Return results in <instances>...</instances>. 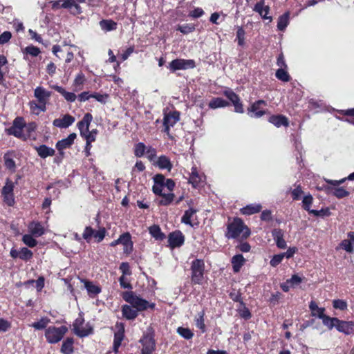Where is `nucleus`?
I'll use <instances>...</instances> for the list:
<instances>
[{"label": "nucleus", "mask_w": 354, "mask_h": 354, "mask_svg": "<svg viewBox=\"0 0 354 354\" xmlns=\"http://www.w3.org/2000/svg\"><path fill=\"white\" fill-rule=\"evenodd\" d=\"M333 307L335 309H339L344 311L347 310L348 304L345 300L343 299H334L333 301Z\"/></svg>", "instance_id": "4d7b16f0"}, {"label": "nucleus", "mask_w": 354, "mask_h": 354, "mask_svg": "<svg viewBox=\"0 0 354 354\" xmlns=\"http://www.w3.org/2000/svg\"><path fill=\"white\" fill-rule=\"evenodd\" d=\"M84 318L82 314L75 319L73 324L74 333L80 337H85L93 333V328L88 323L85 328H82Z\"/></svg>", "instance_id": "423d86ee"}, {"label": "nucleus", "mask_w": 354, "mask_h": 354, "mask_svg": "<svg viewBox=\"0 0 354 354\" xmlns=\"http://www.w3.org/2000/svg\"><path fill=\"white\" fill-rule=\"evenodd\" d=\"M102 30L109 32L117 29L118 24L112 19H102L100 21Z\"/></svg>", "instance_id": "ea45409f"}, {"label": "nucleus", "mask_w": 354, "mask_h": 354, "mask_svg": "<svg viewBox=\"0 0 354 354\" xmlns=\"http://www.w3.org/2000/svg\"><path fill=\"white\" fill-rule=\"evenodd\" d=\"M50 87L60 93L67 102H73L77 98L74 93L66 91L62 86L55 84L50 86Z\"/></svg>", "instance_id": "c85d7f7f"}, {"label": "nucleus", "mask_w": 354, "mask_h": 354, "mask_svg": "<svg viewBox=\"0 0 354 354\" xmlns=\"http://www.w3.org/2000/svg\"><path fill=\"white\" fill-rule=\"evenodd\" d=\"M22 241L25 245L30 248H34L37 245V241L33 238V235L30 234H24L22 236Z\"/></svg>", "instance_id": "5fc2aeb1"}, {"label": "nucleus", "mask_w": 354, "mask_h": 354, "mask_svg": "<svg viewBox=\"0 0 354 354\" xmlns=\"http://www.w3.org/2000/svg\"><path fill=\"white\" fill-rule=\"evenodd\" d=\"M337 330L346 335L354 333V321H344L339 319Z\"/></svg>", "instance_id": "6ab92c4d"}, {"label": "nucleus", "mask_w": 354, "mask_h": 354, "mask_svg": "<svg viewBox=\"0 0 354 354\" xmlns=\"http://www.w3.org/2000/svg\"><path fill=\"white\" fill-rule=\"evenodd\" d=\"M325 192L327 194H331L338 199H342L349 196L350 192L345 189L343 187H330L326 186Z\"/></svg>", "instance_id": "412c9836"}, {"label": "nucleus", "mask_w": 354, "mask_h": 354, "mask_svg": "<svg viewBox=\"0 0 354 354\" xmlns=\"http://www.w3.org/2000/svg\"><path fill=\"white\" fill-rule=\"evenodd\" d=\"M223 95L232 103L234 111L239 113H244V109L239 96L232 89L227 88L223 91Z\"/></svg>", "instance_id": "ddd939ff"}, {"label": "nucleus", "mask_w": 354, "mask_h": 354, "mask_svg": "<svg viewBox=\"0 0 354 354\" xmlns=\"http://www.w3.org/2000/svg\"><path fill=\"white\" fill-rule=\"evenodd\" d=\"M119 269H120V272L122 273V276L124 277L125 275H131V274L130 266H129V263H127V262L121 263Z\"/></svg>", "instance_id": "774afa93"}, {"label": "nucleus", "mask_w": 354, "mask_h": 354, "mask_svg": "<svg viewBox=\"0 0 354 354\" xmlns=\"http://www.w3.org/2000/svg\"><path fill=\"white\" fill-rule=\"evenodd\" d=\"M50 322V319L48 317H42L38 322L32 323L30 326L35 330H41L47 328L48 324Z\"/></svg>", "instance_id": "37998d69"}, {"label": "nucleus", "mask_w": 354, "mask_h": 354, "mask_svg": "<svg viewBox=\"0 0 354 354\" xmlns=\"http://www.w3.org/2000/svg\"><path fill=\"white\" fill-rule=\"evenodd\" d=\"M180 120V112L178 111H170L165 113L163 118V124H169L174 127Z\"/></svg>", "instance_id": "393cba45"}, {"label": "nucleus", "mask_w": 354, "mask_h": 354, "mask_svg": "<svg viewBox=\"0 0 354 354\" xmlns=\"http://www.w3.org/2000/svg\"><path fill=\"white\" fill-rule=\"evenodd\" d=\"M38 155L41 158H46L48 156H53L55 153V151L46 145H41L39 147H35Z\"/></svg>", "instance_id": "72a5a7b5"}, {"label": "nucleus", "mask_w": 354, "mask_h": 354, "mask_svg": "<svg viewBox=\"0 0 354 354\" xmlns=\"http://www.w3.org/2000/svg\"><path fill=\"white\" fill-rule=\"evenodd\" d=\"M290 194L293 201L300 200L301 195L304 194L301 186L300 185H297L291 191Z\"/></svg>", "instance_id": "680f3d73"}, {"label": "nucleus", "mask_w": 354, "mask_h": 354, "mask_svg": "<svg viewBox=\"0 0 354 354\" xmlns=\"http://www.w3.org/2000/svg\"><path fill=\"white\" fill-rule=\"evenodd\" d=\"M67 332L68 328L66 326L60 327L50 326L46 328L44 335L48 343L56 344L62 339Z\"/></svg>", "instance_id": "39448f33"}, {"label": "nucleus", "mask_w": 354, "mask_h": 354, "mask_svg": "<svg viewBox=\"0 0 354 354\" xmlns=\"http://www.w3.org/2000/svg\"><path fill=\"white\" fill-rule=\"evenodd\" d=\"M106 230L105 227H100L98 230H94L91 226H86L82 234V239L87 243H90L92 238H95L97 243H100L105 237Z\"/></svg>", "instance_id": "0eeeda50"}, {"label": "nucleus", "mask_w": 354, "mask_h": 354, "mask_svg": "<svg viewBox=\"0 0 354 354\" xmlns=\"http://www.w3.org/2000/svg\"><path fill=\"white\" fill-rule=\"evenodd\" d=\"M52 93L47 91L42 86H37L34 90V97L37 102L32 100L29 102L30 109L32 113L39 115L40 112L46 111V104H48Z\"/></svg>", "instance_id": "f03ea898"}, {"label": "nucleus", "mask_w": 354, "mask_h": 354, "mask_svg": "<svg viewBox=\"0 0 354 354\" xmlns=\"http://www.w3.org/2000/svg\"><path fill=\"white\" fill-rule=\"evenodd\" d=\"M270 9L268 6H265V0H259V1L257 2L253 8V10L259 13L263 19H268L269 21H272V17L268 16L270 12Z\"/></svg>", "instance_id": "f3484780"}, {"label": "nucleus", "mask_w": 354, "mask_h": 354, "mask_svg": "<svg viewBox=\"0 0 354 354\" xmlns=\"http://www.w3.org/2000/svg\"><path fill=\"white\" fill-rule=\"evenodd\" d=\"M33 257L32 252L28 248L23 247L19 250V259L28 261H30Z\"/></svg>", "instance_id": "8fccbe9b"}, {"label": "nucleus", "mask_w": 354, "mask_h": 354, "mask_svg": "<svg viewBox=\"0 0 354 354\" xmlns=\"http://www.w3.org/2000/svg\"><path fill=\"white\" fill-rule=\"evenodd\" d=\"M196 67V63L194 59H175L169 63L167 68L171 73H175L178 70L192 69Z\"/></svg>", "instance_id": "6e6552de"}, {"label": "nucleus", "mask_w": 354, "mask_h": 354, "mask_svg": "<svg viewBox=\"0 0 354 354\" xmlns=\"http://www.w3.org/2000/svg\"><path fill=\"white\" fill-rule=\"evenodd\" d=\"M205 311L202 310L198 313V316L195 319L196 326L203 333L206 331V326L205 324Z\"/></svg>", "instance_id": "c03bdc74"}, {"label": "nucleus", "mask_w": 354, "mask_h": 354, "mask_svg": "<svg viewBox=\"0 0 354 354\" xmlns=\"http://www.w3.org/2000/svg\"><path fill=\"white\" fill-rule=\"evenodd\" d=\"M91 96H92V98H95L97 102H100L101 104H105L109 97V95L107 93L102 94L97 92H94L91 93Z\"/></svg>", "instance_id": "bf43d9fd"}, {"label": "nucleus", "mask_w": 354, "mask_h": 354, "mask_svg": "<svg viewBox=\"0 0 354 354\" xmlns=\"http://www.w3.org/2000/svg\"><path fill=\"white\" fill-rule=\"evenodd\" d=\"M14 187L15 185L14 183L10 180L9 178L6 179V184L3 187L1 190V194L2 195H8V194H14Z\"/></svg>", "instance_id": "3c124183"}, {"label": "nucleus", "mask_w": 354, "mask_h": 354, "mask_svg": "<svg viewBox=\"0 0 354 354\" xmlns=\"http://www.w3.org/2000/svg\"><path fill=\"white\" fill-rule=\"evenodd\" d=\"M268 122L274 124L276 127H280L281 126L288 127L289 126L288 118L281 114L270 115L268 118Z\"/></svg>", "instance_id": "4be33fe9"}, {"label": "nucleus", "mask_w": 354, "mask_h": 354, "mask_svg": "<svg viewBox=\"0 0 354 354\" xmlns=\"http://www.w3.org/2000/svg\"><path fill=\"white\" fill-rule=\"evenodd\" d=\"M147 147L143 142H138L134 147V155L140 158L144 156L146 152Z\"/></svg>", "instance_id": "6e6d98bb"}, {"label": "nucleus", "mask_w": 354, "mask_h": 354, "mask_svg": "<svg viewBox=\"0 0 354 354\" xmlns=\"http://www.w3.org/2000/svg\"><path fill=\"white\" fill-rule=\"evenodd\" d=\"M115 326L117 330L114 333L113 351L118 353L125 337V326L124 323L117 322Z\"/></svg>", "instance_id": "9d476101"}, {"label": "nucleus", "mask_w": 354, "mask_h": 354, "mask_svg": "<svg viewBox=\"0 0 354 354\" xmlns=\"http://www.w3.org/2000/svg\"><path fill=\"white\" fill-rule=\"evenodd\" d=\"M266 106L267 102L265 100H257L248 108V113H250L252 118H259L267 113V111L264 109Z\"/></svg>", "instance_id": "f8f14e48"}, {"label": "nucleus", "mask_w": 354, "mask_h": 354, "mask_svg": "<svg viewBox=\"0 0 354 354\" xmlns=\"http://www.w3.org/2000/svg\"><path fill=\"white\" fill-rule=\"evenodd\" d=\"M288 68H279L275 73L276 77L284 82H288L290 80V76L287 72Z\"/></svg>", "instance_id": "de8ad7c7"}, {"label": "nucleus", "mask_w": 354, "mask_h": 354, "mask_svg": "<svg viewBox=\"0 0 354 354\" xmlns=\"http://www.w3.org/2000/svg\"><path fill=\"white\" fill-rule=\"evenodd\" d=\"M75 118L70 114H65L62 118H56L53 120V124L61 129H66L73 124Z\"/></svg>", "instance_id": "a211bd4d"}, {"label": "nucleus", "mask_w": 354, "mask_h": 354, "mask_svg": "<svg viewBox=\"0 0 354 354\" xmlns=\"http://www.w3.org/2000/svg\"><path fill=\"white\" fill-rule=\"evenodd\" d=\"M272 235L279 248L285 249L286 248V242L283 239V232L281 229H274Z\"/></svg>", "instance_id": "b1692460"}, {"label": "nucleus", "mask_w": 354, "mask_h": 354, "mask_svg": "<svg viewBox=\"0 0 354 354\" xmlns=\"http://www.w3.org/2000/svg\"><path fill=\"white\" fill-rule=\"evenodd\" d=\"M74 339L67 337L62 343L61 352L64 354H73L74 352Z\"/></svg>", "instance_id": "e433bc0d"}, {"label": "nucleus", "mask_w": 354, "mask_h": 354, "mask_svg": "<svg viewBox=\"0 0 354 354\" xmlns=\"http://www.w3.org/2000/svg\"><path fill=\"white\" fill-rule=\"evenodd\" d=\"M156 165L160 169H167L168 171H170L173 167V165L170 159L165 155H162L158 157Z\"/></svg>", "instance_id": "f704fd0d"}, {"label": "nucleus", "mask_w": 354, "mask_h": 354, "mask_svg": "<svg viewBox=\"0 0 354 354\" xmlns=\"http://www.w3.org/2000/svg\"><path fill=\"white\" fill-rule=\"evenodd\" d=\"M319 319L322 320L323 324L326 326L328 330H332L334 327L337 329V324L339 322L338 318L330 317L328 315L322 314L321 311L319 313Z\"/></svg>", "instance_id": "bb28decb"}, {"label": "nucleus", "mask_w": 354, "mask_h": 354, "mask_svg": "<svg viewBox=\"0 0 354 354\" xmlns=\"http://www.w3.org/2000/svg\"><path fill=\"white\" fill-rule=\"evenodd\" d=\"M340 247L348 253H353V245L348 239H344L340 243Z\"/></svg>", "instance_id": "0e129e2a"}, {"label": "nucleus", "mask_w": 354, "mask_h": 354, "mask_svg": "<svg viewBox=\"0 0 354 354\" xmlns=\"http://www.w3.org/2000/svg\"><path fill=\"white\" fill-rule=\"evenodd\" d=\"M196 29V25L194 24H185L183 25H178L176 30L180 31L184 35L192 32Z\"/></svg>", "instance_id": "a18cd8bd"}, {"label": "nucleus", "mask_w": 354, "mask_h": 354, "mask_svg": "<svg viewBox=\"0 0 354 354\" xmlns=\"http://www.w3.org/2000/svg\"><path fill=\"white\" fill-rule=\"evenodd\" d=\"M24 53L32 57H37L41 51L38 47L30 45L25 48Z\"/></svg>", "instance_id": "052dcab7"}, {"label": "nucleus", "mask_w": 354, "mask_h": 354, "mask_svg": "<svg viewBox=\"0 0 354 354\" xmlns=\"http://www.w3.org/2000/svg\"><path fill=\"white\" fill-rule=\"evenodd\" d=\"M4 165L6 169L11 171H15L16 169V165L15 160L11 158L10 153H5L3 156Z\"/></svg>", "instance_id": "49530a36"}, {"label": "nucleus", "mask_w": 354, "mask_h": 354, "mask_svg": "<svg viewBox=\"0 0 354 354\" xmlns=\"http://www.w3.org/2000/svg\"><path fill=\"white\" fill-rule=\"evenodd\" d=\"M84 287L88 292L90 297L93 298L102 291L100 286L94 284L92 281L88 280H84Z\"/></svg>", "instance_id": "cd10ccee"}, {"label": "nucleus", "mask_w": 354, "mask_h": 354, "mask_svg": "<svg viewBox=\"0 0 354 354\" xmlns=\"http://www.w3.org/2000/svg\"><path fill=\"white\" fill-rule=\"evenodd\" d=\"M290 12H286L279 16L277 22V28L279 30L283 31L289 24Z\"/></svg>", "instance_id": "79ce46f5"}, {"label": "nucleus", "mask_w": 354, "mask_h": 354, "mask_svg": "<svg viewBox=\"0 0 354 354\" xmlns=\"http://www.w3.org/2000/svg\"><path fill=\"white\" fill-rule=\"evenodd\" d=\"M313 201L314 198L310 193H308L307 194L304 195L302 198L301 207L303 209L308 212L309 214H310V211L313 210L310 207L313 203Z\"/></svg>", "instance_id": "a19ab883"}, {"label": "nucleus", "mask_w": 354, "mask_h": 354, "mask_svg": "<svg viewBox=\"0 0 354 354\" xmlns=\"http://www.w3.org/2000/svg\"><path fill=\"white\" fill-rule=\"evenodd\" d=\"M86 82V77L82 72L77 73L73 83L75 91H80L83 89V85Z\"/></svg>", "instance_id": "4c0bfd02"}, {"label": "nucleus", "mask_w": 354, "mask_h": 354, "mask_svg": "<svg viewBox=\"0 0 354 354\" xmlns=\"http://www.w3.org/2000/svg\"><path fill=\"white\" fill-rule=\"evenodd\" d=\"M160 196L162 197V199L159 201L158 205L162 206H168L172 203L175 196L173 193H163V195H161Z\"/></svg>", "instance_id": "09e8293b"}, {"label": "nucleus", "mask_w": 354, "mask_h": 354, "mask_svg": "<svg viewBox=\"0 0 354 354\" xmlns=\"http://www.w3.org/2000/svg\"><path fill=\"white\" fill-rule=\"evenodd\" d=\"M26 127V122L23 117H17L12 122V125L6 129L7 134L14 136L16 138L23 137V129Z\"/></svg>", "instance_id": "1a4fd4ad"}, {"label": "nucleus", "mask_w": 354, "mask_h": 354, "mask_svg": "<svg viewBox=\"0 0 354 354\" xmlns=\"http://www.w3.org/2000/svg\"><path fill=\"white\" fill-rule=\"evenodd\" d=\"M309 308L311 311V315L313 317H317L319 318V313L322 310V314H324L325 308H319L317 304L314 301H310L309 304Z\"/></svg>", "instance_id": "864d4df0"}, {"label": "nucleus", "mask_w": 354, "mask_h": 354, "mask_svg": "<svg viewBox=\"0 0 354 354\" xmlns=\"http://www.w3.org/2000/svg\"><path fill=\"white\" fill-rule=\"evenodd\" d=\"M284 258V256L282 253L274 254L270 261V264L272 267L277 266L279 263H281Z\"/></svg>", "instance_id": "69168bd1"}, {"label": "nucleus", "mask_w": 354, "mask_h": 354, "mask_svg": "<svg viewBox=\"0 0 354 354\" xmlns=\"http://www.w3.org/2000/svg\"><path fill=\"white\" fill-rule=\"evenodd\" d=\"M191 170L192 171L189 174L188 183H190L194 188H198L201 185L202 180L201 176L199 175L196 167H192Z\"/></svg>", "instance_id": "c756f323"}, {"label": "nucleus", "mask_w": 354, "mask_h": 354, "mask_svg": "<svg viewBox=\"0 0 354 354\" xmlns=\"http://www.w3.org/2000/svg\"><path fill=\"white\" fill-rule=\"evenodd\" d=\"M245 262V259L243 256L241 254H238L232 257L231 259V263L232 266V270L234 273H237L241 270Z\"/></svg>", "instance_id": "2f4dec72"}, {"label": "nucleus", "mask_w": 354, "mask_h": 354, "mask_svg": "<svg viewBox=\"0 0 354 354\" xmlns=\"http://www.w3.org/2000/svg\"><path fill=\"white\" fill-rule=\"evenodd\" d=\"M149 232L151 236L157 241H163L166 236L162 232L161 228L158 225H153L149 227Z\"/></svg>", "instance_id": "c9c22d12"}, {"label": "nucleus", "mask_w": 354, "mask_h": 354, "mask_svg": "<svg viewBox=\"0 0 354 354\" xmlns=\"http://www.w3.org/2000/svg\"><path fill=\"white\" fill-rule=\"evenodd\" d=\"M177 331L183 337L186 339H190L194 336V333L190 329L187 328L179 327Z\"/></svg>", "instance_id": "e2e57ef3"}, {"label": "nucleus", "mask_w": 354, "mask_h": 354, "mask_svg": "<svg viewBox=\"0 0 354 354\" xmlns=\"http://www.w3.org/2000/svg\"><path fill=\"white\" fill-rule=\"evenodd\" d=\"M122 299L129 303L138 312L145 311L148 308L154 309L156 304L136 295L133 291H125L122 293Z\"/></svg>", "instance_id": "7ed1b4c3"}, {"label": "nucleus", "mask_w": 354, "mask_h": 354, "mask_svg": "<svg viewBox=\"0 0 354 354\" xmlns=\"http://www.w3.org/2000/svg\"><path fill=\"white\" fill-rule=\"evenodd\" d=\"M142 345L141 354H152L156 349V342L153 333L145 334L140 340Z\"/></svg>", "instance_id": "9b49d317"}, {"label": "nucleus", "mask_w": 354, "mask_h": 354, "mask_svg": "<svg viewBox=\"0 0 354 354\" xmlns=\"http://www.w3.org/2000/svg\"><path fill=\"white\" fill-rule=\"evenodd\" d=\"M77 135L75 133H72L68 136L67 138L59 140L55 147L58 150L59 153L63 156L64 153V150L70 148L74 143V140L76 138Z\"/></svg>", "instance_id": "dca6fc26"}, {"label": "nucleus", "mask_w": 354, "mask_h": 354, "mask_svg": "<svg viewBox=\"0 0 354 354\" xmlns=\"http://www.w3.org/2000/svg\"><path fill=\"white\" fill-rule=\"evenodd\" d=\"M153 182L155 184L160 186H165L167 178L162 174H157L153 178Z\"/></svg>", "instance_id": "338daca9"}, {"label": "nucleus", "mask_w": 354, "mask_h": 354, "mask_svg": "<svg viewBox=\"0 0 354 354\" xmlns=\"http://www.w3.org/2000/svg\"><path fill=\"white\" fill-rule=\"evenodd\" d=\"M250 234V229L244 223L243 219L234 217L232 221L227 224L225 236L227 239L240 238L241 241H243Z\"/></svg>", "instance_id": "f257e3e1"}, {"label": "nucleus", "mask_w": 354, "mask_h": 354, "mask_svg": "<svg viewBox=\"0 0 354 354\" xmlns=\"http://www.w3.org/2000/svg\"><path fill=\"white\" fill-rule=\"evenodd\" d=\"M198 210L195 208L190 207L189 209L185 210L183 216L181 218V223L189 225L191 227H194L195 225H198V222L193 223L191 220L192 217L196 214Z\"/></svg>", "instance_id": "a878e982"}, {"label": "nucleus", "mask_w": 354, "mask_h": 354, "mask_svg": "<svg viewBox=\"0 0 354 354\" xmlns=\"http://www.w3.org/2000/svg\"><path fill=\"white\" fill-rule=\"evenodd\" d=\"M310 214H313L317 217H324L329 216L331 214V212L328 207L322 208L320 210L313 209L310 211Z\"/></svg>", "instance_id": "13d9d810"}, {"label": "nucleus", "mask_w": 354, "mask_h": 354, "mask_svg": "<svg viewBox=\"0 0 354 354\" xmlns=\"http://www.w3.org/2000/svg\"><path fill=\"white\" fill-rule=\"evenodd\" d=\"M205 261L201 259H196L191 263V283L192 285H201L205 278Z\"/></svg>", "instance_id": "20e7f679"}, {"label": "nucleus", "mask_w": 354, "mask_h": 354, "mask_svg": "<svg viewBox=\"0 0 354 354\" xmlns=\"http://www.w3.org/2000/svg\"><path fill=\"white\" fill-rule=\"evenodd\" d=\"M245 30L242 26H238L236 33V39L239 46H243L245 44Z\"/></svg>", "instance_id": "603ef678"}, {"label": "nucleus", "mask_w": 354, "mask_h": 354, "mask_svg": "<svg viewBox=\"0 0 354 354\" xmlns=\"http://www.w3.org/2000/svg\"><path fill=\"white\" fill-rule=\"evenodd\" d=\"M29 232L32 235L36 237L42 236L45 232V229L40 222H31L28 225Z\"/></svg>", "instance_id": "7c9ffc66"}, {"label": "nucleus", "mask_w": 354, "mask_h": 354, "mask_svg": "<svg viewBox=\"0 0 354 354\" xmlns=\"http://www.w3.org/2000/svg\"><path fill=\"white\" fill-rule=\"evenodd\" d=\"M122 317L127 320H133L138 315V312L131 305L124 304L121 308Z\"/></svg>", "instance_id": "5701e85b"}, {"label": "nucleus", "mask_w": 354, "mask_h": 354, "mask_svg": "<svg viewBox=\"0 0 354 354\" xmlns=\"http://www.w3.org/2000/svg\"><path fill=\"white\" fill-rule=\"evenodd\" d=\"M185 236L180 230H175L168 235L169 246L171 249L179 248L185 243Z\"/></svg>", "instance_id": "4468645a"}, {"label": "nucleus", "mask_w": 354, "mask_h": 354, "mask_svg": "<svg viewBox=\"0 0 354 354\" xmlns=\"http://www.w3.org/2000/svg\"><path fill=\"white\" fill-rule=\"evenodd\" d=\"M262 206L260 204H249L240 209V212L243 215H252L261 211Z\"/></svg>", "instance_id": "473e14b6"}, {"label": "nucleus", "mask_w": 354, "mask_h": 354, "mask_svg": "<svg viewBox=\"0 0 354 354\" xmlns=\"http://www.w3.org/2000/svg\"><path fill=\"white\" fill-rule=\"evenodd\" d=\"M230 105V103L221 98V97H214L209 102V107L212 109H216L218 108H223L226 107Z\"/></svg>", "instance_id": "58836bf2"}, {"label": "nucleus", "mask_w": 354, "mask_h": 354, "mask_svg": "<svg viewBox=\"0 0 354 354\" xmlns=\"http://www.w3.org/2000/svg\"><path fill=\"white\" fill-rule=\"evenodd\" d=\"M120 245L123 246V253L129 256L133 251V242L131 234L129 232H124L120 235Z\"/></svg>", "instance_id": "2eb2a0df"}, {"label": "nucleus", "mask_w": 354, "mask_h": 354, "mask_svg": "<svg viewBox=\"0 0 354 354\" xmlns=\"http://www.w3.org/2000/svg\"><path fill=\"white\" fill-rule=\"evenodd\" d=\"M93 120V115L90 113L84 114L83 118L77 124V127L80 130V136H84L85 132L88 131L89 126Z\"/></svg>", "instance_id": "aec40b11"}]
</instances>
